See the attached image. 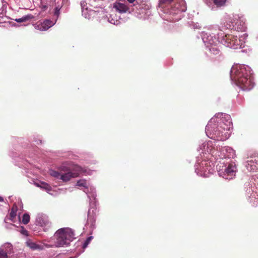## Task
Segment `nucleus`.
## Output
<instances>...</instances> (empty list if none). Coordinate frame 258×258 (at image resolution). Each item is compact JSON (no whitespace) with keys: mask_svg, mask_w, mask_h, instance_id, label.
<instances>
[{"mask_svg":"<svg viewBox=\"0 0 258 258\" xmlns=\"http://www.w3.org/2000/svg\"><path fill=\"white\" fill-rule=\"evenodd\" d=\"M230 77L235 84L243 90H250L254 86L249 68L244 65L237 64L233 66L231 70Z\"/></svg>","mask_w":258,"mask_h":258,"instance_id":"obj_1","label":"nucleus"},{"mask_svg":"<svg viewBox=\"0 0 258 258\" xmlns=\"http://www.w3.org/2000/svg\"><path fill=\"white\" fill-rule=\"evenodd\" d=\"M232 123L230 120H227L226 123L224 120L221 119L220 121L217 123H209L206 127V132L207 135L211 139L218 141H224L229 138L230 131Z\"/></svg>","mask_w":258,"mask_h":258,"instance_id":"obj_2","label":"nucleus"},{"mask_svg":"<svg viewBox=\"0 0 258 258\" xmlns=\"http://www.w3.org/2000/svg\"><path fill=\"white\" fill-rule=\"evenodd\" d=\"M73 170L74 172H72L70 168L66 166H61L59 168V171L51 170L50 174L53 177L66 182L70 180L72 178L78 177L81 172L82 168L78 165H75Z\"/></svg>","mask_w":258,"mask_h":258,"instance_id":"obj_3","label":"nucleus"},{"mask_svg":"<svg viewBox=\"0 0 258 258\" xmlns=\"http://www.w3.org/2000/svg\"><path fill=\"white\" fill-rule=\"evenodd\" d=\"M56 247L68 246L75 238V234L70 228H62L56 231L54 235Z\"/></svg>","mask_w":258,"mask_h":258,"instance_id":"obj_4","label":"nucleus"},{"mask_svg":"<svg viewBox=\"0 0 258 258\" xmlns=\"http://www.w3.org/2000/svg\"><path fill=\"white\" fill-rule=\"evenodd\" d=\"M218 29L221 31V32L218 33V39L220 40L221 43L224 44L227 47L237 49L241 48L243 45V41L238 38L237 36L232 34H225L223 33V30L221 29L220 27H217Z\"/></svg>","mask_w":258,"mask_h":258,"instance_id":"obj_5","label":"nucleus"},{"mask_svg":"<svg viewBox=\"0 0 258 258\" xmlns=\"http://www.w3.org/2000/svg\"><path fill=\"white\" fill-rule=\"evenodd\" d=\"M186 10V6L185 2L183 0H179L178 2L176 1L173 5L170 7V9L168 8L167 10L163 11L165 13L170 15H175L185 12Z\"/></svg>","mask_w":258,"mask_h":258,"instance_id":"obj_6","label":"nucleus"},{"mask_svg":"<svg viewBox=\"0 0 258 258\" xmlns=\"http://www.w3.org/2000/svg\"><path fill=\"white\" fill-rule=\"evenodd\" d=\"M15 205L16 204L15 203L10 215L7 216L5 219V227L8 230H14L16 228V225L15 224L16 217Z\"/></svg>","mask_w":258,"mask_h":258,"instance_id":"obj_7","label":"nucleus"},{"mask_svg":"<svg viewBox=\"0 0 258 258\" xmlns=\"http://www.w3.org/2000/svg\"><path fill=\"white\" fill-rule=\"evenodd\" d=\"M14 253L13 247L10 243H6L0 247V258H16Z\"/></svg>","mask_w":258,"mask_h":258,"instance_id":"obj_8","label":"nucleus"},{"mask_svg":"<svg viewBox=\"0 0 258 258\" xmlns=\"http://www.w3.org/2000/svg\"><path fill=\"white\" fill-rule=\"evenodd\" d=\"M220 40H215L214 41L213 40L209 39V42L207 44V47L209 48V53L208 55L210 57L213 58L214 56H220V51L218 46L220 44Z\"/></svg>","mask_w":258,"mask_h":258,"instance_id":"obj_9","label":"nucleus"},{"mask_svg":"<svg viewBox=\"0 0 258 258\" xmlns=\"http://www.w3.org/2000/svg\"><path fill=\"white\" fill-rule=\"evenodd\" d=\"M236 167L235 165L229 164L227 167L225 169L224 175L226 179L232 178L235 175Z\"/></svg>","mask_w":258,"mask_h":258,"instance_id":"obj_10","label":"nucleus"},{"mask_svg":"<svg viewBox=\"0 0 258 258\" xmlns=\"http://www.w3.org/2000/svg\"><path fill=\"white\" fill-rule=\"evenodd\" d=\"M120 2H122V1L119 0V2L114 3L113 4V8L120 13H126L129 11V8L127 5Z\"/></svg>","mask_w":258,"mask_h":258,"instance_id":"obj_11","label":"nucleus"},{"mask_svg":"<svg viewBox=\"0 0 258 258\" xmlns=\"http://www.w3.org/2000/svg\"><path fill=\"white\" fill-rule=\"evenodd\" d=\"M51 26V21L45 20L42 23L36 24L35 28L40 31H46Z\"/></svg>","mask_w":258,"mask_h":258,"instance_id":"obj_12","label":"nucleus"},{"mask_svg":"<svg viewBox=\"0 0 258 258\" xmlns=\"http://www.w3.org/2000/svg\"><path fill=\"white\" fill-rule=\"evenodd\" d=\"M34 17L32 15H27L21 18L17 19V23L24 22V25L26 26L29 24L30 21Z\"/></svg>","mask_w":258,"mask_h":258,"instance_id":"obj_13","label":"nucleus"},{"mask_svg":"<svg viewBox=\"0 0 258 258\" xmlns=\"http://www.w3.org/2000/svg\"><path fill=\"white\" fill-rule=\"evenodd\" d=\"M134 6H136L137 9L141 10H147L150 8V6L145 2H142L141 4H138L137 2V4H134Z\"/></svg>","mask_w":258,"mask_h":258,"instance_id":"obj_14","label":"nucleus"},{"mask_svg":"<svg viewBox=\"0 0 258 258\" xmlns=\"http://www.w3.org/2000/svg\"><path fill=\"white\" fill-rule=\"evenodd\" d=\"M19 220L21 223L26 225L30 222V216L28 213H25L23 215L22 219L20 216L19 217Z\"/></svg>","mask_w":258,"mask_h":258,"instance_id":"obj_15","label":"nucleus"},{"mask_svg":"<svg viewBox=\"0 0 258 258\" xmlns=\"http://www.w3.org/2000/svg\"><path fill=\"white\" fill-rule=\"evenodd\" d=\"M174 0H159V7L164 9L166 6H168Z\"/></svg>","mask_w":258,"mask_h":258,"instance_id":"obj_16","label":"nucleus"},{"mask_svg":"<svg viewBox=\"0 0 258 258\" xmlns=\"http://www.w3.org/2000/svg\"><path fill=\"white\" fill-rule=\"evenodd\" d=\"M27 245L31 248L33 250L39 249L40 248V246L36 243L32 242V241L29 240L26 242Z\"/></svg>","mask_w":258,"mask_h":258,"instance_id":"obj_17","label":"nucleus"},{"mask_svg":"<svg viewBox=\"0 0 258 258\" xmlns=\"http://www.w3.org/2000/svg\"><path fill=\"white\" fill-rule=\"evenodd\" d=\"M77 185L78 186H82L84 187H87L88 184L87 182L85 179H80L77 182Z\"/></svg>","mask_w":258,"mask_h":258,"instance_id":"obj_18","label":"nucleus"},{"mask_svg":"<svg viewBox=\"0 0 258 258\" xmlns=\"http://www.w3.org/2000/svg\"><path fill=\"white\" fill-rule=\"evenodd\" d=\"M226 2V0H213L214 4L218 7L223 6Z\"/></svg>","mask_w":258,"mask_h":258,"instance_id":"obj_19","label":"nucleus"},{"mask_svg":"<svg viewBox=\"0 0 258 258\" xmlns=\"http://www.w3.org/2000/svg\"><path fill=\"white\" fill-rule=\"evenodd\" d=\"M88 222L90 223L91 225H93L95 221V218L93 214H91L90 212H88Z\"/></svg>","mask_w":258,"mask_h":258,"instance_id":"obj_20","label":"nucleus"},{"mask_svg":"<svg viewBox=\"0 0 258 258\" xmlns=\"http://www.w3.org/2000/svg\"><path fill=\"white\" fill-rule=\"evenodd\" d=\"M17 231H19L22 234L24 235V236H28V231L22 226L19 227V229H17Z\"/></svg>","mask_w":258,"mask_h":258,"instance_id":"obj_21","label":"nucleus"},{"mask_svg":"<svg viewBox=\"0 0 258 258\" xmlns=\"http://www.w3.org/2000/svg\"><path fill=\"white\" fill-rule=\"evenodd\" d=\"M93 239V237L92 236H89L88 237L86 240H85V241L84 242L83 246H82V247L83 248L85 249L86 248L88 244H89V243L90 242L91 240Z\"/></svg>","mask_w":258,"mask_h":258,"instance_id":"obj_22","label":"nucleus"},{"mask_svg":"<svg viewBox=\"0 0 258 258\" xmlns=\"http://www.w3.org/2000/svg\"><path fill=\"white\" fill-rule=\"evenodd\" d=\"M42 187L45 189L46 190L50 191L51 190V186L47 183H42Z\"/></svg>","mask_w":258,"mask_h":258,"instance_id":"obj_23","label":"nucleus"},{"mask_svg":"<svg viewBox=\"0 0 258 258\" xmlns=\"http://www.w3.org/2000/svg\"><path fill=\"white\" fill-rule=\"evenodd\" d=\"M40 7L42 11H45V10H47L48 6L46 5H44L42 3H41V5H40Z\"/></svg>","mask_w":258,"mask_h":258,"instance_id":"obj_24","label":"nucleus"},{"mask_svg":"<svg viewBox=\"0 0 258 258\" xmlns=\"http://www.w3.org/2000/svg\"><path fill=\"white\" fill-rule=\"evenodd\" d=\"M16 155V153L15 151H10L9 152V156L12 157L13 159H15Z\"/></svg>","mask_w":258,"mask_h":258,"instance_id":"obj_25","label":"nucleus"},{"mask_svg":"<svg viewBox=\"0 0 258 258\" xmlns=\"http://www.w3.org/2000/svg\"><path fill=\"white\" fill-rule=\"evenodd\" d=\"M9 27H15L16 26V23L15 22H9Z\"/></svg>","mask_w":258,"mask_h":258,"instance_id":"obj_26","label":"nucleus"},{"mask_svg":"<svg viewBox=\"0 0 258 258\" xmlns=\"http://www.w3.org/2000/svg\"><path fill=\"white\" fill-rule=\"evenodd\" d=\"M130 3L133 4L136 2V0H127Z\"/></svg>","mask_w":258,"mask_h":258,"instance_id":"obj_27","label":"nucleus"},{"mask_svg":"<svg viewBox=\"0 0 258 258\" xmlns=\"http://www.w3.org/2000/svg\"><path fill=\"white\" fill-rule=\"evenodd\" d=\"M4 198L0 196V202H4Z\"/></svg>","mask_w":258,"mask_h":258,"instance_id":"obj_28","label":"nucleus"},{"mask_svg":"<svg viewBox=\"0 0 258 258\" xmlns=\"http://www.w3.org/2000/svg\"><path fill=\"white\" fill-rule=\"evenodd\" d=\"M49 221H46V223H45V225H47V224H49Z\"/></svg>","mask_w":258,"mask_h":258,"instance_id":"obj_29","label":"nucleus"},{"mask_svg":"<svg viewBox=\"0 0 258 258\" xmlns=\"http://www.w3.org/2000/svg\"><path fill=\"white\" fill-rule=\"evenodd\" d=\"M19 26H20V25L17 24V27H19Z\"/></svg>","mask_w":258,"mask_h":258,"instance_id":"obj_30","label":"nucleus"},{"mask_svg":"<svg viewBox=\"0 0 258 258\" xmlns=\"http://www.w3.org/2000/svg\"><path fill=\"white\" fill-rule=\"evenodd\" d=\"M2 2L3 3V2H4V0H2Z\"/></svg>","mask_w":258,"mask_h":258,"instance_id":"obj_31","label":"nucleus"}]
</instances>
